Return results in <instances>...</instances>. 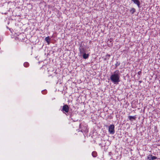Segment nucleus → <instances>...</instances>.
I'll use <instances>...</instances> for the list:
<instances>
[{
  "label": "nucleus",
  "mask_w": 160,
  "mask_h": 160,
  "mask_svg": "<svg viewBox=\"0 0 160 160\" xmlns=\"http://www.w3.org/2000/svg\"><path fill=\"white\" fill-rule=\"evenodd\" d=\"M118 62H117V63L115 64L116 66V67L118 65H119V64H120V63H119L118 64Z\"/></svg>",
  "instance_id": "2eb2a0df"
},
{
  "label": "nucleus",
  "mask_w": 160,
  "mask_h": 160,
  "mask_svg": "<svg viewBox=\"0 0 160 160\" xmlns=\"http://www.w3.org/2000/svg\"><path fill=\"white\" fill-rule=\"evenodd\" d=\"M45 41L47 42L48 43V44H49V42L50 41V38L49 37V36L46 37L45 38Z\"/></svg>",
  "instance_id": "6e6552de"
},
{
  "label": "nucleus",
  "mask_w": 160,
  "mask_h": 160,
  "mask_svg": "<svg viewBox=\"0 0 160 160\" xmlns=\"http://www.w3.org/2000/svg\"><path fill=\"white\" fill-rule=\"evenodd\" d=\"M89 56V55L88 54H86V53H84L83 54L82 57L83 58L86 59Z\"/></svg>",
  "instance_id": "0eeeda50"
},
{
  "label": "nucleus",
  "mask_w": 160,
  "mask_h": 160,
  "mask_svg": "<svg viewBox=\"0 0 160 160\" xmlns=\"http://www.w3.org/2000/svg\"><path fill=\"white\" fill-rule=\"evenodd\" d=\"M79 51L81 54H83L85 53V50L83 47L79 48Z\"/></svg>",
  "instance_id": "39448f33"
},
{
  "label": "nucleus",
  "mask_w": 160,
  "mask_h": 160,
  "mask_svg": "<svg viewBox=\"0 0 160 160\" xmlns=\"http://www.w3.org/2000/svg\"><path fill=\"white\" fill-rule=\"evenodd\" d=\"M110 55L109 54H107L106 56V58H105L104 60L107 59H109L110 57Z\"/></svg>",
  "instance_id": "9b49d317"
},
{
  "label": "nucleus",
  "mask_w": 160,
  "mask_h": 160,
  "mask_svg": "<svg viewBox=\"0 0 160 160\" xmlns=\"http://www.w3.org/2000/svg\"><path fill=\"white\" fill-rule=\"evenodd\" d=\"M109 132L110 133L112 134H113L115 132L114 130V126L113 124L110 125L109 126L108 128Z\"/></svg>",
  "instance_id": "f03ea898"
},
{
  "label": "nucleus",
  "mask_w": 160,
  "mask_h": 160,
  "mask_svg": "<svg viewBox=\"0 0 160 160\" xmlns=\"http://www.w3.org/2000/svg\"><path fill=\"white\" fill-rule=\"evenodd\" d=\"M130 11L132 14H133L136 12V10L134 8H132L130 10Z\"/></svg>",
  "instance_id": "1a4fd4ad"
},
{
  "label": "nucleus",
  "mask_w": 160,
  "mask_h": 160,
  "mask_svg": "<svg viewBox=\"0 0 160 160\" xmlns=\"http://www.w3.org/2000/svg\"><path fill=\"white\" fill-rule=\"evenodd\" d=\"M62 110L66 112H68L69 111V107L67 105H64L62 107Z\"/></svg>",
  "instance_id": "7ed1b4c3"
},
{
  "label": "nucleus",
  "mask_w": 160,
  "mask_h": 160,
  "mask_svg": "<svg viewBox=\"0 0 160 160\" xmlns=\"http://www.w3.org/2000/svg\"><path fill=\"white\" fill-rule=\"evenodd\" d=\"M157 158V157L155 156H152L151 155V159L152 160L156 159Z\"/></svg>",
  "instance_id": "ddd939ff"
},
{
  "label": "nucleus",
  "mask_w": 160,
  "mask_h": 160,
  "mask_svg": "<svg viewBox=\"0 0 160 160\" xmlns=\"http://www.w3.org/2000/svg\"><path fill=\"white\" fill-rule=\"evenodd\" d=\"M24 66L26 67H28L29 66V63L28 62H25L23 64Z\"/></svg>",
  "instance_id": "9d476101"
},
{
  "label": "nucleus",
  "mask_w": 160,
  "mask_h": 160,
  "mask_svg": "<svg viewBox=\"0 0 160 160\" xmlns=\"http://www.w3.org/2000/svg\"><path fill=\"white\" fill-rule=\"evenodd\" d=\"M132 1L135 4H137L138 7H139L140 3L138 0H132Z\"/></svg>",
  "instance_id": "20e7f679"
},
{
  "label": "nucleus",
  "mask_w": 160,
  "mask_h": 160,
  "mask_svg": "<svg viewBox=\"0 0 160 160\" xmlns=\"http://www.w3.org/2000/svg\"><path fill=\"white\" fill-rule=\"evenodd\" d=\"M92 155L94 157H95L97 156V153L95 152H92Z\"/></svg>",
  "instance_id": "f8f14e48"
},
{
  "label": "nucleus",
  "mask_w": 160,
  "mask_h": 160,
  "mask_svg": "<svg viewBox=\"0 0 160 160\" xmlns=\"http://www.w3.org/2000/svg\"><path fill=\"white\" fill-rule=\"evenodd\" d=\"M142 82V81H139V82H140V83H141Z\"/></svg>",
  "instance_id": "dca6fc26"
},
{
  "label": "nucleus",
  "mask_w": 160,
  "mask_h": 160,
  "mask_svg": "<svg viewBox=\"0 0 160 160\" xmlns=\"http://www.w3.org/2000/svg\"><path fill=\"white\" fill-rule=\"evenodd\" d=\"M142 73V72H141V71H139V72H138V75H140V74L141 73Z\"/></svg>",
  "instance_id": "4468645a"
},
{
  "label": "nucleus",
  "mask_w": 160,
  "mask_h": 160,
  "mask_svg": "<svg viewBox=\"0 0 160 160\" xmlns=\"http://www.w3.org/2000/svg\"><path fill=\"white\" fill-rule=\"evenodd\" d=\"M120 74L119 70H117L114 71L113 73L110 77L111 81L115 84L118 83L120 82Z\"/></svg>",
  "instance_id": "f257e3e1"
},
{
  "label": "nucleus",
  "mask_w": 160,
  "mask_h": 160,
  "mask_svg": "<svg viewBox=\"0 0 160 160\" xmlns=\"http://www.w3.org/2000/svg\"><path fill=\"white\" fill-rule=\"evenodd\" d=\"M128 118L131 121H132V119L135 120L136 118V117L135 116H128Z\"/></svg>",
  "instance_id": "423d86ee"
}]
</instances>
